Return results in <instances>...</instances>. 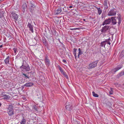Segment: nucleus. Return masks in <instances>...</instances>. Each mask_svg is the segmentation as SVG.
<instances>
[{
    "instance_id": "b1692460",
    "label": "nucleus",
    "mask_w": 124,
    "mask_h": 124,
    "mask_svg": "<svg viewBox=\"0 0 124 124\" xmlns=\"http://www.w3.org/2000/svg\"><path fill=\"white\" fill-rule=\"evenodd\" d=\"M106 42H107V44L110 45L111 44V40L109 38L108 40H107Z\"/></svg>"
},
{
    "instance_id": "9d476101",
    "label": "nucleus",
    "mask_w": 124,
    "mask_h": 124,
    "mask_svg": "<svg viewBox=\"0 0 124 124\" xmlns=\"http://www.w3.org/2000/svg\"><path fill=\"white\" fill-rule=\"evenodd\" d=\"M11 14L12 17L13 19L15 20H17L18 18V16L14 12L12 13Z\"/></svg>"
},
{
    "instance_id": "1a4fd4ad",
    "label": "nucleus",
    "mask_w": 124,
    "mask_h": 124,
    "mask_svg": "<svg viewBox=\"0 0 124 124\" xmlns=\"http://www.w3.org/2000/svg\"><path fill=\"white\" fill-rule=\"evenodd\" d=\"M27 27L30 30V31L31 32L33 33L34 31L33 25H31L30 23H28L27 25Z\"/></svg>"
},
{
    "instance_id": "4be33fe9",
    "label": "nucleus",
    "mask_w": 124,
    "mask_h": 124,
    "mask_svg": "<svg viewBox=\"0 0 124 124\" xmlns=\"http://www.w3.org/2000/svg\"><path fill=\"white\" fill-rule=\"evenodd\" d=\"M59 69L62 73L63 74H65V73L63 71L62 69L60 66L59 67Z\"/></svg>"
},
{
    "instance_id": "e433bc0d",
    "label": "nucleus",
    "mask_w": 124,
    "mask_h": 124,
    "mask_svg": "<svg viewBox=\"0 0 124 124\" xmlns=\"http://www.w3.org/2000/svg\"><path fill=\"white\" fill-rule=\"evenodd\" d=\"M72 7H73V6H70L69 7V8H72Z\"/></svg>"
},
{
    "instance_id": "7ed1b4c3",
    "label": "nucleus",
    "mask_w": 124,
    "mask_h": 124,
    "mask_svg": "<svg viewBox=\"0 0 124 124\" xmlns=\"http://www.w3.org/2000/svg\"><path fill=\"white\" fill-rule=\"evenodd\" d=\"M98 62V61H96L90 63L88 65V68L90 69L96 67Z\"/></svg>"
},
{
    "instance_id": "f704fd0d",
    "label": "nucleus",
    "mask_w": 124,
    "mask_h": 124,
    "mask_svg": "<svg viewBox=\"0 0 124 124\" xmlns=\"http://www.w3.org/2000/svg\"><path fill=\"white\" fill-rule=\"evenodd\" d=\"M33 108L36 110H37V109L36 107L33 106Z\"/></svg>"
},
{
    "instance_id": "a19ab883",
    "label": "nucleus",
    "mask_w": 124,
    "mask_h": 124,
    "mask_svg": "<svg viewBox=\"0 0 124 124\" xmlns=\"http://www.w3.org/2000/svg\"><path fill=\"white\" fill-rule=\"evenodd\" d=\"M123 74L124 75V72H123Z\"/></svg>"
},
{
    "instance_id": "c756f323",
    "label": "nucleus",
    "mask_w": 124,
    "mask_h": 124,
    "mask_svg": "<svg viewBox=\"0 0 124 124\" xmlns=\"http://www.w3.org/2000/svg\"><path fill=\"white\" fill-rule=\"evenodd\" d=\"M23 75H24L26 78H29V77H28V76H27L26 74H24V73H23Z\"/></svg>"
},
{
    "instance_id": "c9c22d12",
    "label": "nucleus",
    "mask_w": 124,
    "mask_h": 124,
    "mask_svg": "<svg viewBox=\"0 0 124 124\" xmlns=\"http://www.w3.org/2000/svg\"><path fill=\"white\" fill-rule=\"evenodd\" d=\"M74 53H76L77 49H76L74 48Z\"/></svg>"
},
{
    "instance_id": "f257e3e1",
    "label": "nucleus",
    "mask_w": 124,
    "mask_h": 124,
    "mask_svg": "<svg viewBox=\"0 0 124 124\" xmlns=\"http://www.w3.org/2000/svg\"><path fill=\"white\" fill-rule=\"evenodd\" d=\"M112 22L113 24H116L118 23L119 24H120L121 21V15L119 14H117V16L115 17H111Z\"/></svg>"
},
{
    "instance_id": "72a5a7b5",
    "label": "nucleus",
    "mask_w": 124,
    "mask_h": 124,
    "mask_svg": "<svg viewBox=\"0 0 124 124\" xmlns=\"http://www.w3.org/2000/svg\"><path fill=\"white\" fill-rule=\"evenodd\" d=\"M76 53H74V55L75 56V58L76 59L77 58V55H76Z\"/></svg>"
},
{
    "instance_id": "bb28decb",
    "label": "nucleus",
    "mask_w": 124,
    "mask_h": 124,
    "mask_svg": "<svg viewBox=\"0 0 124 124\" xmlns=\"http://www.w3.org/2000/svg\"><path fill=\"white\" fill-rule=\"evenodd\" d=\"M78 50L79 51L78 55V57L79 56V55H80V54H81L82 53V51L80 49V48H79L78 49Z\"/></svg>"
},
{
    "instance_id": "0eeeda50",
    "label": "nucleus",
    "mask_w": 124,
    "mask_h": 124,
    "mask_svg": "<svg viewBox=\"0 0 124 124\" xmlns=\"http://www.w3.org/2000/svg\"><path fill=\"white\" fill-rule=\"evenodd\" d=\"M23 67V70H24L25 71H28L30 70V68L29 66L27 65V66H23L21 67V68L22 69Z\"/></svg>"
},
{
    "instance_id": "c85d7f7f",
    "label": "nucleus",
    "mask_w": 124,
    "mask_h": 124,
    "mask_svg": "<svg viewBox=\"0 0 124 124\" xmlns=\"http://www.w3.org/2000/svg\"><path fill=\"white\" fill-rule=\"evenodd\" d=\"M78 29V28H70V30H76Z\"/></svg>"
},
{
    "instance_id": "ea45409f",
    "label": "nucleus",
    "mask_w": 124,
    "mask_h": 124,
    "mask_svg": "<svg viewBox=\"0 0 124 124\" xmlns=\"http://www.w3.org/2000/svg\"><path fill=\"white\" fill-rule=\"evenodd\" d=\"M1 104L0 103V106H1Z\"/></svg>"
},
{
    "instance_id": "dca6fc26",
    "label": "nucleus",
    "mask_w": 124,
    "mask_h": 124,
    "mask_svg": "<svg viewBox=\"0 0 124 124\" xmlns=\"http://www.w3.org/2000/svg\"><path fill=\"white\" fill-rule=\"evenodd\" d=\"M33 84L31 82H29L25 84L24 86L26 87H30L33 85Z\"/></svg>"
},
{
    "instance_id": "ddd939ff",
    "label": "nucleus",
    "mask_w": 124,
    "mask_h": 124,
    "mask_svg": "<svg viewBox=\"0 0 124 124\" xmlns=\"http://www.w3.org/2000/svg\"><path fill=\"white\" fill-rule=\"evenodd\" d=\"M122 67V65H120L119 67H118L114 69L112 71L114 72H115L116 71L121 69Z\"/></svg>"
},
{
    "instance_id": "f03ea898",
    "label": "nucleus",
    "mask_w": 124,
    "mask_h": 124,
    "mask_svg": "<svg viewBox=\"0 0 124 124\" xmlns=\"http://www.w3.org/2000/svg\"><path fill=\"white\" fill-rule=\"evenodd\" d=\"M13 106L11 105H9L8 109V113L10 116H11L14 114V110L13 108Z\"/></svg>"
},
{
    "instance_id": "cd10ccee",
    "label": "nucleus",
    "mask_w": 124,
    "mask_h": 124,
    "mask_svg": "<svg viewBox=\"0 0 124 124\" xmlns=\"http://www.w3.org/2000/svg\"><path fill=\"white\" fill-rule=\"evenodd\" d=\"M109 93L110 94H113V91L112 89L111 88H110V91H109Z\"/></svg>"
},
{
    "instance_id": "5701e85b",
    "label": "nucleus",
    "mask_w": 124,
    "mask_h": 124,
    "mask_svg": "<svg viewBox=\"0 0 124 124\" xmlns=\"http://www.w3.org/2000/svg\"><path fill=\"white\" fill-rule=\"evenodd\" d=\"M4 12L2 11L0 12V18H1L3 16V14Z\"/></svg>"
},
{
    "instance_id": "6ab92c4d",
    "label": "nucleus",
    "mask_w": 124,
    "mask_h": 124,
    "mask_svg": "<svg viewBox=\"0 0 124 124\" xmlns=\"http://www.w3.org/2000/svg\"><path fill=\"white\" fill-rule=\"evenodd\" d=\"M98 11V13L99 15L101 14L102 12V10L100 8H97Z\"/></svg>"
},
{
    "instance_id": "473e14b6",
    "label": "nucleus",
    "mask_w": 124,
    "mask_h": 124,
    "mask_svg": "<svg viewBox=\"0 0 124 124\" xmlns=\"http://www.w3.org/2000/svg\"><path fill=\"white\" fill-rule=\"evenodd\" d=\"M65 74H63L65 75V77L67 79H68L69 78L68 77V76L67 75H66L65 74Z\"/></svg>"
},
{
    "instance_id": "a878e982",
    "label": "nucleus",
    "mask_w": 124,
    "mask_h": 124,
    "mask_svg": "<svg viewBox=\"0 0 124 124\" xmlns=\"http://www.w3.org/2000/svg\"><path fill=\"white\" fill-rule=\"evenodd\" d=\"M104 6L106 7H107V1L106 0H105L104 1Z\"/></svg>"
},
{
    "instance_id": "39448f33",
    "label": "nucleus",
    "mask_w": 124,
    "mask_h": 124,
    "mask_svg": "<svg viewBox=\"0 0 124 124\" xmlns=\"http://www.w3.org/2000/svg\"><path fill=\"white\" fill-rule=\"evenodd\" d=\"M66 109L70 111L72 109V104L70 103L67 102L65 106Z\"/></svg>"
},
{
    "instance_id": "f3484780",
    "label": "nucleus",
    "mask_w": 124,
    "mask_h": 124,
    "mask_svg": "<svg viewBox=\"0 0 124 124\" xmlns=\"http://www.w3.org/2000/svg\"><path fill=\"white\" fill-rule=\"evenodd\" d=\"M31 5V8H30V11H31V12H32V10H34V8H35V6L32 4H31V5Z\"/></svg>"
},
{
    "instance_id": "58836bf2",
    "label": "nucleus",
    "mask_w": 124,
    "mask_h": 124,
    "mask_svg": "<svg viewBox=\"0 0 124 124\" xmlns=\"http://www.w3.org/2000/svg\"><path fill=\"white\" fill-rule=\"evenodd\" d=\"M83 21H85V19H83Z\"/></svg>"
},
{
    "instance_id": "2eb2a0df",
    "label": "nucleus",
    "mask_w": 124,
    "mask_h": 124,
    "mask_svg": "<svg viewBox=\"0 0 124 124\" xmlns=\"http://www.w3.org/2000/svg\"><path fill=\"white\" fill-rule=\"evenodd\" d=\"M9 56H8L6 57V58L4 62L6 64H8L9 63Z\"/></svg>"
},
{
    "instance_id": "393cba45",
    "label": "nucleus",
    "mask_w": 124,
    "mask_h": 124,
    "mask_svg": "<svg viewBox=\"0 0 124 124\" xmlns=\"http://www.w3.org/2000/svg\"><path fill=\"white\" fill-rule=\"evenodd\" d=\"M120 56L121 57L124 56V50H122L120 54Z\"/></svg>"
},
{
    "instance_id": "4c0bfd02",
    "label": "nucleus",
    "mask_w": 124,
    "mask_h": 124,
    "mask_svg": "<svg viewBox=\"0 0 124 124\" xmlns=\"http://www.w3.org/2000/svg\"><path fill=\"white\" fill-rule=\"evenodd\" d=\"M2 45H0V47L1 48L2 47Z\"/></svg>"
},
{
    "instance_id": "9b49d317",
    "label": "nucleus",
    "mask_w": 124,
    "mask_h": 124,
    "mask_svg": "<svg viewBox=\"0 0 124 124\" xmlns=\"http://www.w3.org/2000/svg\"><path fill=\"white\" fill-rule=\"evenodd\" d=\"M108 28L109 26H105L102 28L101 31L103 32H105L108 30Z\"/></svg>"
},
{
    "instance_id": "a211bd4d",
    "label": "nucleus",
    "mask_w": 124,
    "mask_h": 124,
    "mask_svg": "<svg viewBox=\"0 0 124 124\" xmlns=\"http://www.w3.org/2000/svg\"><path fill=\"white\" fill-rule=\"evenodd\" d=\"M26 122V119L23 118L20 123L21 124H25Z\"/></svg>"
},
{
    "instance_id": "6e6552de",
    "label": "nucleus",
    "mask_w": 124,
    "mask_h": 124,
    "mask_svg": "<svg viewBox=\"0 0 124 124\" xmlns=\"http://www.w3.org/2000/svg\"><path fill=\"white\" fill-rule=\"evenodd\" d=\"M111 21V19L110 18H108L107 20H105L102 24L103 25H104L105 24H109L110 23Z\"/></svg>"
},
{
    "instance_id": "aec40b11",
    "label": "nucleus",
    "mask_w": 124,
    "mask_h": 124,
    "mask_svg": "<svg viewBox=\"0 0 124 124\" xmlns=\"http://www.w3.org/2000/svg\"><path fill=\"white\" fill-rule=\"evenodd\" d=\"M92 94L93 96L95 97H98L99 96L98 95V94L95 93L93 91L92 92Z\"/></svg>"
},
{
    "instance_id": "4468645a",
    "label": "nucleus",
    "mask_w": 124,
    "mask_h": 124,
    "mask_svg": "<svg viewBox=\"0 0 124 124\" xmlns=\"http://www.w3.org/2000/svg\"><path fill=\"white\" fill-rule=\"evenodd\" d=\"M27 8V5L26 3H24L23 4L22 6V8L23 9V11L24 12Z\"/></svg>"
},
{
    "instance_id": "f8f14e48",
    "label": "nucleus",
    "mask_w": 124,
    "mask_h": 124,
    "mask_svg": "<svg viewBox=\"0 0 124 124\" xmlns=\"http://www.w3.org/2000/svg\"><path fill=\"white\" fill-rule=\"evenodd\" d=\"M61 11L62 9L61 8H58L55 10L54 14L55 15H58L61 13Z\"/></svg>"
},
{
    "instance_id": "423d86ee",
    "label": "nucleus",
    "mask_w": 124,
    "mask_h": 124,
    "mask_svg": "<svg viewBox=\"0 0 124 124\" xmlns=\"http://www.w3.org/2000/svg\"><path fill=\"white\" fill-rule=\"evenodd\" d=\"M48 57L47 56H46L45 59V63L47 66H49L50 64V61L48 59Z\"/></svg>"
},
{
    "instance_id": "412c9836",
    "label": "nucleus",
    "mask_w": 124,
    "mask_h": 124,
    "mask_svg": "<svg viewBox=\"0 0 124 124\" xmlns=\"http://www.w3.org/2000/svg\"><path fill=\"white\" fill-rule=\"evenodd\" d=\"M2 96L4 98V99H7L9 98L8 95H2Z\"/></svg>"
},
{
    "instance_id": "20e7f679",
    "label": "nucleus",
    "mask_w": 124,
    "mask_h": 124,
    "mask_svg": "<svg viewBox=\"0 0 124 124\" xmlns=\"http://www.w3.org/2000/svg\"><path fill=\"white\" fill-rule=\"evenodd\" d=\"M116 10L114 9H112L108 13V15L109 16H113L116 14Z\"/></svg>"
},
{
    "instance_id": "2f4dec72",
    "label": "nucleus",
    "mask_w": 124,
    "mask_h": 124,
    "mask_svg": "<svg viewBox=\"0 0 124 124\" xmlns=\"http://www.w3.org/2000/svg\"><path fill=\"white\" fill-rule=\"evenodd\" d=\"M13 50L14 51V52L15 53H16V48H14L13 49Z\"/></svg>"
},
{
    "instance_id": "7c9ffc66",
    "label": "nucleus",
    "mask_w": 124,
    "mask_h": 124,
    "mask_svg": "<svg viewBox=\"0 0 124 124\" xmlns=\"http://www.w3.org/2000/svg\"><path fill=\"white\" fill-rule=\"evenodd\" d=\"M62 61L64 63L66 64L67 63V62L65 60L63 59V60Z\"/></svg>"
}]
</instances>
